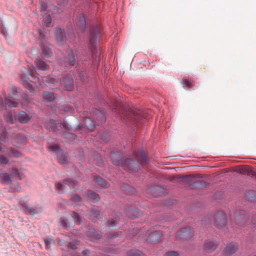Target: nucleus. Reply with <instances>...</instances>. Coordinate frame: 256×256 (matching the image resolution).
I'll use <instances>...</instances> for the list:
<instances>
[{
	"label": "nucleus",
	"instance_id": "f257e3e1",
	"mask_svg": "<svg viewBox=\"0 0 256 256\" xmlns=\"http://www.w3.org/2000/svg\"><path fill=\"white\" fill-rule=\"evenodd\" d=\"M133 156L136 161L128 158L122 159V154L120 152H111L110 157L114 164L121 166L126 170L136 172L139 169V163H146L148 158L142 150L134 152Z\"/></svg>",
	"mask_w": 256,
	"mask_h": 256
},
{
	"label": "nucleus",
	"instance_id": "f03ea898",
	"mask_svg": "<svg viewBox=\"0 0 256 256\" xmlns=\"http://www.w3.org/2000/svg\"><path fill=\"white\" fill-rule=\"evenodd\" d=\"M30 75L31 80H23L22 84L24 86L27 88L30 92L34 93L36 92V89L39 87H44L46 84L44 83V81L48 82V77H41L40 78L37 76V73L33 66H32L29 68Z\"/></svg>",
	"mask_w": 256,
	"mask_h": 256
},
{
	"label": "nucleus",
	"instance_id": "7ed1b4c3",
	"mask_svg": "<svg viewBox=\"0 0 256 256\" xmlns=\"http://www.w3.org/2000/svg\"><path fill=\"white\" fill-rule=\"evenodd\" d=\"M120 116L123 117V118L126 120V123L134 125L136 124V126H138L139 124H140L144 118L140 110L134 111L132 110H128L126 112L124 115Z\"/></svg>",
	"mask_w": 256,
	"mask_h": 256
},
{
	"label": "nucleus",
	"instance_id": "20e7f679",
	"mask_svg": "<svg viewBox=\"0 0 256 256\" xmlns=\"http://www.w3.org/2000/svg\"><path fill=\"white\" fill-rule=\"evenodd\" d=\"M76 184V182L74 180H71L70 178L65 179L62 181V184L56 182L55 190L58 193H63L67 190L68 187L70 188H74Z\"/></svg>",
	"mask_w": 256,
	"mask_h": 256
},
{
	"label": "nucleus",
	"instance_id": "39448f33",
	"mask_svg": "<svg viewBox=\"0 0 256 256\" xmlns=\"http://www.w3.org/2000/svg\"><path fill=\"white\" fill-rule=\"evenodd\" d=\"M19 203L21 206L22 210L25 214H27L34 215L35 214L40 213L42 211V208L38 206H36L30 208L28 207L26 201L20 200Z\"/></svg>",
	"mask_w": 256,
	"mask_h": 256
},
{
	"label": "nucleus",
	"instance_id": "423d86ee",
	"mask_svg": "<svg viewBox=\"0 0 256 256\" xmlns=\"http://www.w3.org/2000/svg\"><path fill=\"white\" fill-rule=\"evenodd\" d=\"M248 218L246 212L243 210H236L234 213V220L236 224L240 227L243 226L246 224Z\"/></svg>",
	"mask_w": 256,
	"mask_h": 256
},
{
	"label": "nucleus",
	"instance_id": "0eeeda50",
	"mask_svg": "<svg viewBox=\"0 0 256 256\" xmlns=\"http://www.w3.org/2000/svg\"><path fill=\"white\" fill-rule=\"evenodd\" d=\"M214 224L218 228L226 226L227 222L225 213L221 210L218 211L214 217Z\"/></svg>",
	"mask_w": 256,
	"mask_h": 256
},
{
	"label": "nucleus",
	"instance_id": "6e6552de",
	"mask_svg": "<svg viewBox=\"0 0 256 256\" xmlns=\"http://www.w3.org/2000/svg\"><path fill=\"white\" fill-rule=\"evenodd\" d=\"M100 35V30L97 26H94L90 32L89 41L90 48H95L98 38Z\"/></svg>",
	"mask_w": 256,
	"mask_h": 256
},
{
	"label": "nucleus",
	"instance_id": "1a4fd4ad",
	"mask_svg": "<svg viewBox=\"0 0 256 256\" xmlns=\"http://www.w3.org/2000/svg\"><path fill=\"white\" fill-rule=\"evenodd\" d=\"M190 228L189 226H185L177 232L176 236L180 240H187L190 238Z\"/></svg>",
	"mask_w": 256,
	"mask_h": 256
},
{
	"label": "nucleus",
	"instance_id": "9d476101",
	"mask_svg": "<svg viewBox=\"0 0 256 256\" xmlns=\"http://www.w3.org/2000/svg\"><path fill=\"white\" fill-rule=\"evenodd\" d=\"M55 38L58 45H62L66 42L64 32L60 28H56L54 30Z\"/></svg>",
	"mask_w": 256,
	"mask_h": 256
},
{
	"label": "nucleus",
	"instance_id": "9b49d317",
	"mask_svg": "<svg viewBox=\"0 0 256 256\" xmlns=\"http://www.w3.org/2000/svg\"><path fill=\"white\" fill-rule=\"evenodd\" d=\"M112 218L107 222V225L110 228L116 226L120 220L122 214L120 212H114L112 214Z\"/></svg>",
	"mask_w": 256,
	"mask_h": 256
},
{
	"label": "nucleus",
	"instance_id": "f8f14e48",
	"mask_svg": "<svg viewBox=\"0 0 256 256\" xmlns=\"http://www.w3.org/2000/svg\"><path fill=\"white\" fill-rule=\"evenodd\" d=\"M150 191L154 197L162 196L165 194L164 188L158 186H154L150 188Z\"/></svg>",
	"mask_w": 256,
	"mask_h": 256
},
{
	"label": "nucleus",
	"instance_id": "ddd939ff",
	"mask_svg": "<svg viewBox=\"0 0 256 256\" xmlns=\"http://www.w3.org/2000/svg\"><path fill=\"white\" fill-rule=\"evenodd\" d=\"M162 232L160 230H156L152 232L146 240L150 242H157L160 240L162 236Z\"/></svg>",
	"mask_w": 256,
	"mask_h": 256
},
{
	"label": "nucleus",
	"instance_id": "4468645a",
	"mask_svg": "<svg viewBox=\"0 0 256 256\" xmlns=\"http://www.w3.org/2000/svg\"><path fill=\"white\" fill-rule=\"evenodd\" d=\"M63 84L68 91H71L74 87V80L70 74L66 75L62 81Z\"/></svg>",
	"mask_w": 256,
	"mask_h": 256
},
{
	"label": "nucleus",
	"instance_id": "2eb2a0df",
	"mask_svg": "<svg viewBox=\"0 0 256 256\" xmlns=\"http://www.w3.org/2000/svg\"><path fill=\"white\" fill-rule=\"evenodd\" d=\"M76 28L81 32H84L86 26V18L83 14H80L76 22Z\"/></svg>",
	"mask_w": 256,
	"mask_h": 256
},
{
	"label": "nucleus",
	"instance_id": "dca6fc26",
	"mask_svg": "<svg viewBox=\"0 0 256 256\" xmlns=\"http://www.w3.org/2000/svg\"><path fill=\"white\" fill-rule=\"evenodd\" d=\"M218 245L216 241L207 240L204 243V250L207 252H212L216 250Z\"/></svg>",
	"mask_w": 256,
	"mask_h": 256
},
{
	"label": "nucleus",
	"instance_id": "f3484780",
	"mask_svg": "<svg viewBox=\"0 0 256 256\" xmlns=\"http://www.w3.org/2000/svg\"><path fill=\"white\" fill-rule=\"evenodd\" d=\"M238 246L236 243L232 242L229 244L225 248L224 254L230 256L234 254L238 250Z\"/></svg>",
	"mask_w": 256,
	"mask_h": 256
},
{
	"label": "nucleus",
	"instance_id": "a211bd4d",
	"mask_svg": "<svg viewBox=\"0 0 256 256\" xmlns=\"http://www.w3.org/2000/svg\"><path fill=\"white\" fill-rule=\"evenodd\" d=\"M179 182L183 183L184 186L188 189H191L192 186V176L191 175H186L178 178Z\"/></svg>",
	"mask_w": 256,
	"mask_h": 256
},
{
	"label": "nucleus",
	"instance_id": "6ab92c4d",
	"mask_svg": "<svg viewBox=\"0 0 256 256\" xmlns=\"http://www.w3.org/2000/svg\"><path fill=\"white\" fill-rule=\"evenodd\" d=\"M66 64L70 66H76L77 62L76 60L74 52L72 50H70L67 56L65 58Z\"/></svg>",
	"mask_w": 256,
	"mask_h": 256
},
{
	"label": "nucleus",
	"instance_id": "aec40b11",
	"mask_svg": "<svg viewBox=\"0 0 256 256\" xmlns=\"http://www.w3.org/2000/svg\"><path fill=\"white\" fill-rule=\"evenodd\" d=\"M18 121L22 124L27 123L31 117L24 111H20L17 116Z\"/></svg>",
	"mask_w": 256,
	"mask_h": 256
},
{
	"label": "nucleus",
	"instance_id": "412c9836",
	"mask_svg": "<svg viewBox=\"0 0 256 256\" xmlns=\"http://www.w3.org/2000/svg\"><path fill=\"white\" fill-rule=\"evenodd\" d=\"M0 182L5 185L10 184L12 180L10 175L6 172H0Z\"/></svg>",
	"mask_w": 256,
	"mask_h": 256
},
{
	"label": "nucleus",
	"instance_id": "4be33fe9",
	"mask_svg": "<svg viewBox=\"0 0 256 256\" xmlns=\"http://www.w3.org/2000/svg\"><path fill=\"white\" fill-rule=\"evenodd\" d=\"M40 47L43 57L49 58L52 56V52L50 49L47 46L40 43Z\"/></svg>",
	"mask_w": 256,
	"mask_h": 256
},
{
	"label": "nucleus",
	"instance_id": "5701e85b",
	"mask_svg": "<svg viewBox=\"0 0 256 256\" xmlns=\"http://www.w3.org/2000/svg\"><path fill=\"white\" fill-rule=\"evenodd\" d=\"M195 177L193 174V189L199 188L204 187L206 186V182L202 179L194 180Z\"/></svg>",
	"mask_w": 256,
	"mask_h": 256
},
{
	"label": "nucleus",
	"instance_id": "b1692460",
	"mask_svg": "<svg viewBox=\"0 0 256 256\" xmlns=\"http://www.w3.org/2000/svg\"><path fill=\"white\" fill-rule=\"evenodd\" d=\"M35 64L37 68L40 70H46L49 69V66L41 60H36Z\"/></svg>",
	"mask_w": 256,
	"mask_h": 256
},
{
	"label": "nucleus",
	"instance_id": "393cba45",
	"mask_svg": "<svg viewBox=\"0 0 256 256\" xmlns=\"http://www.w3.org/2000/svg\"><path fill=\"white\" fill-rule=\"evenodd\" d=\"M86 196L88 199L92 202H96L100 200L99 196L91 190L87 191Z\"/></svg>",
	"mask_w": 256,
	"mask_h": 256
},
{
	"label": "nucleus",
	"instance_id": "a878e982",
	"mask_svg": "<svg viewBox=\"0 0 256 256\" xmlns=\"http://www.w3.org/2000/svg\"><path fill=\"white\" fill-rule=\"evenodd\" d=\"M100 214V211L98 207L92 208L90 211L89 217L92 220H94L97 218Z\"/></svg>",
	"mask_w": 256,
	"mask_h": 256
},
{
	"label": "nucleus",
	"instance_id": "bb28decb",
	"mask_svg": "<svg viewBox=\"0 0 256 256\" xmlns=\"http://www.w3.org/2000/svg\"><path fill=\"white\" fill-rule=\"evenodd\" d=\"M96 114V116L94 118V119H96L100 122V123H104L106 120V118L104 114L100 110H96L94 112Z\"/></svg>",
	"mask_w": 256,
	"mask_h": 256
},
{
	"label": "nucleus",
	"instance_id": "cd10ccee",
	"mask_svg": "<svg viewBox=\"0 0 256 256\" xmlns=\"http://www.w3.org/2000/svg\"><path fill=\"white\" fill-rule=\"evenodd\" d=\"M11 176L18 180H20L22 178V174L17 168H12L10 170Z\"/></svg>",
	"mask_w": 256,
	"mask_h": 256
},
{
	"label": "nucleus",
	"instance_id": "c85d7f7f",
	"mask_svg": "<svg viewBox=\"0 0 256 256\" xmlns=\"http://www.w3.org/2000/svg\"><path fill=\"white\" fill-rule=\"evenodd\" d=\"M84 124L88 130H92L95 128L96 122L92 120L90 118H86L84 120Z\"/></svg>",
	"mask_w": 256,
	"mask_h": 256
},
{
	"label": "nucleus",
	"instance_id": "c756f323",
	"mask_svg": "<svg viewBox=\"0 0 256 256\" xmlns=\"http://www.w3.org/2000/svg\"><path fill=\"white\" fill-rule=\"evenodd\" d=\"M122 190L128 195L134 194L136 193V190L128 185H125L122 187Z\"/></svg>",
	"mask_w": 256,
	"mask_h": 256
},
{
	"label": "nucleus",
	"instance_id": "7c9ffc66",
	"mask_svg": "<svg viewBox=\"0 0 256 256\" xmlns=\"http://www.w3.org/2000/svg\"><path fill=\"white\" fill-rule=\"evenodd\" d=\"M48 128L51 129L54 132H56L58 130L56 120L50 119L46 124Z\"/></svg>",
	"mask_w": 256,
	"mask_h": 256
},
{
	"label": "nucleus",
	"instance_id": "2f4dec72",
	"mask_svg": "<svg viewBox=\"0 0 256 256\" xmlns=\"http://www.w3.org/2000/svg\"><path fill=\"white\" fill-rule=\"evenodd\" d=\"M94 180L100 186L104 188H108L110 186L100 176H96L94 177Z\"/></svg>",
	"mask_w": 256,
	"mask_h": 256
},
{
	"label": "nucleus",
	"instance_id": "473e14b6",
	"mask_svg": "<svg viewBox=\"0 0 256 256\" xmlns=\"http://www.w3.org/2000/svg\"><path fill=\"white\" fill-rule=\"evenodd\" d=\"M246 196L249 201H256V192L252 190H248L246 193Z\"/></svg>",
	"mask_w": 256,
	"mask_h": 256
},
{
	"label": "nucleus",
	"instance_id": "72a5a7b5",
	"mask_svg": "<svg viewBox=\"0 0 256 256\" xmlns=\"http://www.w3.org/2000/svg\"><path fill=\"white\" fill-rule=\"evenodd\" d=\"M127 256H144V254L138 250H131L126 253Z\"/></svg>",
	"mask_w": 256,
	"mask_h": 256
},
{
	"label": "nucleus",
	"instance_id": "f704fd0d",
	"mask_svg": "<svg viewBox=\"0 0 256 256\" xmlns=\"http://www.w3.org/2000/svg\"><path fill=\"white\" fill-rule=\"evenodd\" d=\"M44 98L48 102H50L54 100V96L52 92H46L43 94Z\"/></svg>",
	"mask_w": 256,
	"mask_h": 256
},
{
	"label": "nucleus",
	"instance_id": "c9c22d12",
	"mask_svg": "<svg viewBox=\"0 0 256 256\" xmlns=\"http://www.w3.org/2000/svg\"><path fill=\"white\" fill-rule=\"evenodd\" d=\"M4 106L6 108H16L18 106V103L8 98H5Z\"/></svg>",
	"mask_w": 256,
	"mask_h": 256
},
{
	"label": "nucleus",
	"instance_id": "e433bc0d",
	"mask_svg": "<svg viewBox=\"0 0 256 256\" xmlns=\"http://www.w3.org/2000/svg\"><path fill=\"white\" fill-rule=\"evenodd\" d=\"M60 225L65 229L68 230L70 228V222L66 218H60Z\"/></svg>",
	"mask_w": 256,
	"mask_h": 256
},
{
	"label": "nucleus",
	"instance_id": "4c0bfd02",
	"mask_svg": "<svg viewBox=\"0 0 256 256\" xmlns=\"http://www.w3.org/2000/svg\"><path fill=\"white\" fill-rule=\"evenodd\" d=\"M10 154L8 155L9 156H13L16 158H20L22 156V154L18 150H17L13 148L10 149Z\"/></svg>",
	"mask_w": 256,
	"mask_h": 256
},
{
	"label": "nucleus",
	"instance_id": "58836bf2",
	"mask_svg": "<svg viewBox=\"0 0 256 256\" xmlns=\"http://www.w3.org/2000/svg\"><path fill=\"white\" fill-rule=\"evenodd\" d=\"M72 216L76 224H80L81 223L82 220L79 215L76 212H73L72 214Z\"/></svg>",
	"mask_w": 256,
	"mask_h": 256
},
{
	"label": "nucleus",
	"instance_id": "ea45409f",
	"mask_svg": "<svg viewBox=\"0 0 256 256\" xmlns=\"http://www.w3.org/2000/svg\"><path fill=\"white\" fill-rule=\"evenodd\" d=\"M8 158L2 154H0V166H6L8 164Z\"/></svg>",
	"mask_w": 256,
	"mask_h": 256
},
{
	"label": "nucleus",
	"instance_id": "a19ab883",
	"mask_svg": "<svg viewBox=\"0 0 256 256\" xmlns=\"http://www.w3.org/2000/svg\"><path fill=\"white\" fill-rule=\"evenodd\" d=\"M240 172L244 174H252V170L248 167H244V168H242L240 170Z\"/></svg>",
	"mask_w": 256,
	"mask_h": 256
},
{
	"label": "nucleus",
	"instance_id": "79ce46f5",
	"mask_svg": "<svg viewBox=\"0 0 256 256\" xmlns=\"http://www.w3.org/2000/svg\"><path fill=\"white\" fill-rule=\"evenodd\" d=\"M88 234H90L91 236H92L96 239H99L101 237V236L100 234H95V230L94 228L89 229Z\"/></svg>",
	"mask_w": 256,
	"mask_h": 256
},
{
	"label": "nucleus",
	"instance_id": "37998d69",
	"mask_svg": "<svg viewBox=\"0 0 256 256\" xmlns=\"http://www.w3.org/2000/svg\"><path fill=\"white\" fill-rule=\"evenodd\" d=\"M79 244V241L78 240H74L71 242H70L68 244V247L72 249H76V246Z\"/></svg>",
	"mask_w": 256,
	"mask_h": 256
},
{
	"label": "nucleus",
	"instance_id": "c03bdc74",
	"mask_svg": "<svg viewBox=\"0 0 256 256\" xmlns=\"http://www.w3.org/2000/svg\"><path fill=\"white\" fill-rule=\"evenodd\" d=\"M95 157L96 158V164L100 166H102L103 162L100 156L98 154H95Z\"/></svg>",
	"mask_w": 256,
	"mask_h": 256
},
{
	"label": "nucleus",
	"instance_id": "a18cd8bd",
	"mask_svg": "<svg viewBox=\"0 0 256 256\" xmlns=\"http://www.w3.org/2000/svg\"><path fill=\"white\" fill-rule=\"evenodd\" d=\"M40 10L42 12H46L47 10V4L43 1H40Z\"/></svg>",
	"mask_w": 256,
	"mask_h": 256
},
{
	"label": "nucleus",
	"instance_id": "49530a36",
	"mask_svg": "<svg viewBox=\"0 0 256 256\" xmlns=\"http://www.w3.org/2000/svg\"><path fill=\"white\" fill-rule=\"evenodd\" d=\"M122 234V233L121 232H114L112 234H110V235L109 236V238L114 239L121 236Z\"/></svg>",
	"mask_w": 256,
	"mask_h": 256
},
{
	"label": "nucleus",
	"instance_id": "de8ad7c7",
	"mask_svg": "<svg viewBox=\"0 0 256 256\" xmlns=\"http://www.w3.org/2000/svg\"><path fill=\"white\" fill-rule=\"evenodd\" d=\"M52 241V238H47L44 239V242L45 244V246L46 249L50 248V244Z\"/></svg>",
	"mask_w": 256,
	"mask_h": 256
},
{
	"label": "nucleus",
	"instance_id": "09e8293b",
	"mask_svg": "<svg viewBox=\"0 0 256 256\" xmlns=\"http://www.w3.org/2000/svg\"><path fill=\"white\" fill-rule=\"evenodd\" d=\"M0 138L4 142L8 138V134L6 131H3L0 135Z\"/></svg>",
	"mask_w": 256,
	"mask_h": 256
},
{
	"label": "nucleus",
	"instance_id": "8fccbe9b",
	"mask_svg": "<svg viewBox=\"0 0 256 256\" xmlns=\"http://www.w3.org/2000/svg\"><path fill=\"white\" fill-rule=\"evenodd\" d=\"M48 150L52 152H56L59 149V146L56 144L50 145L48 146Z\"/></svg>",
	"mask_w": 256,
	"mask_h": 256
},
{
	"label": "nucleus",
	"instance_id": "3c124183",
	"mask_svg": "<svg viewBox=\"0 0 256 256\" xmlns=\"http://www.w3.org/2000/svg\"><path fill=\"white\" fill-rule=\"evenodd\" d=\"M164 256H179V254L176 251H170L166 252Z\"/></svg>",
	"mask_w": 256,
	"mask_h": 256
},
{
	"label": "nucleus",
	"instance_id": "603ef678",
	"mask_svg": "<svg viewBox=\"0 0 256 256\" xmlns=\"http://www.w3.org/2000/svg\"><path fill=\"white\" fill-rule=\"evenodd\" d=\"M58 162L62 164H66V158L62 155L59 156L58 158Z\"/></svg>",
	"mask_w": 256,
	"mask_h": 256
},
{
	"label": "nucleus",
	"instance_id": "864d4df0",
	"mask_svg": "<svg viewBox=\"0 0 256 256\" xmlns=\"http://www.w3.org/2000/svg\"><path fill=\"white\" fill-rule=\"evenodd\" d=\"M52 22V18L50 15L46 16L44 18V24L48 26L50 24H51Z\"/></svg>",
	"mask_w": 256,
	"mask_h": 256
},
{
	"label": "nucleus",
	"instance_id": "5fc2aeb1",
	"mask_svg": "<svg viewBox=\"0 0 256 256\" xmlns=\"http://www.w3.org/2000/svg\"><path fill=\"white\" fill-rule=\"evenodd\" d=\"M182 84L184 85V86H186L187 88H190L192 86V82L190 80L184 78L182 80Z\"/></svg>",
	"mask_w": 256,
	"mask_h": 256
},
{
	"label": "nucleus",
	"instance_id": "6e6d98bb",
	"mask_svg": "<svg viewBox=\"0 0 256 256\" xmlns=\"http://www.w3.org/2000/svg\"><path fill=\"white\" fill-rule=\"evenodd\" d=\"M6 120L7 122H10V124H12L14 122V119L12 114H9L6 116Z\"/></svg>",
	"mask_w": 256,
	"mask_h": 256
},
{
	"label": "nucleus",
	"instance_id": "4d7b16f0",
	"mask_svg": "<svg viewBox=\"0 0 256 256\" xmlns=\"http://www.w3.org/2000/svg\"><path fill=\"white\" fill-rule=\"evenodd\" d=\"M80 197L78 195H75L70 198V200L74 202H80Z\"/></svg>",
	"mask_w": 256,
	"mask_h": 256
},
{
	"label": "nucleus",
	"instance_id": "13d9d810",
	"mask_svg": "<svg viewBox=\"0 0 256 256\" xmlns=\"http://www.w3.org/2000/svg\"><path fill=\"white\" fill-rule=\"evenodd\" d=\"M18 139H20V143H24L26 140V138L24 136L21 134H18L17 136Z\"/></svg>",
	"mask_w": 256,
	"mask_h": 256
},
{
	"label": "nucleus",
	"instance_id": "bf43d9fd",
	"mask_svg": "<svg viewBox=\"0 0 256 256\" xmlns=\"http://www.w3.org/2000/svg\"><path fill=\"white\" fill-rule=\"evenodd\" d=\"M58 5L64 6L68 4V0H56Z\"/></svg>",
	"mask_w": 256,
	"mask_h": 256
},
{
	"label": "nucleus",
	"instance_id": "052dcab7",
	"mask_svg": "<svg viewBox=\"0 0 256 256\" xmlns=\"http://www.w3.org/2000/svg\"><path fill=\"white\" fill-rule=\"evenodd\" d=\"M61 108L65 112H68L71 110L70 107L68 105H64L61 107Z\"/></svg>",
	"mask_w": 256,
	"mask_h": 256
},
{
	"label": "nucleus",
	"instance_id": "680f3d73",
	"mask_svg": "<svg viewBox=\"0 0 256 256\" xmlns=\"http://www.w3.org/2000/svg\"><path fill=\"white\" fill-rule=\"evenodd\" d=\"M127 215L128 217L132 219L135 218L138 216V214H136L132 215L130 214V212H128L127 213Z\"/></svg>",
	"mask_w": 256,
	"mask_h": 256
},
{
	"label": "nucleus",
	"instance_id": "e2e57ef3",
	"mask_svg": "<svg viewBox=\"0 0 256 256\" xmlns=\"http://www.w3.org/2000/svg\"><path fill=\"white\" fill-rule=\"evenodd\" d=\"M82 254L84 256H88L90 255V252L88 250H85L82 251Z\"/></svg>",
	"mask_w": 256,
	"mask_h": 256
},
{
	"label": "nucleus",
	"instance_id": "0e129e2a",
	"mask_svg": "<svg viewBox=\"0 0 256 256\" xmlns=\"http://www.w3.org/2000/svg\"><path fill=\"white\" fill-rule=\"evenodd\" d=\"M4 105L2 98H0V110H4Z\"/></svg>",
	"mask_w": 256,
	"mask_h": 256
},
{
	"label": "nucleus",
	"instance_id": "69168bd1",
	"mask_svg": "<svg viewBox=\"0 0 256 256\" xmlns=\"http://www.w3.org/2000/svg\"><path fill=\"white\" fill-rule=\"evenodd\" d=\"M252 223L254 226H256V216L252 217Z\"/></svg>",
	"mask_w": 256,
	"mask_h": 256
},
{
	"label": "nucleus",
	"instance_id": "338daca9",
	"mask_svg": "<svg viewBox=\"0 0 256 256\" xmlns=\"http://www.w3.org/2000/svg\"><path fill=\"white\" fill-rule=\"evenodd\" d=\"M38 33H39V34L40 36L42 37L43 36L42 34V32H41V30H38Z\"/></svg>",
	"mask_w": 256,
	"mask_h": 256
},
{
	"label": "nucleus",
	"instance_id": "774afa93",
	"mask_svg": "<svg viewBox=\"0 0 256 256\" xmlns=\"http://www.w3.org/2000/svg\"><path fill=\"white\" fill-rule=\"evenodd\" d=\"M68 135L70 136L72 138H74V134H70V133H68Z\"/></svg>",
	"mask_w": 256,
	"mask_h": 256
}]
</instances>
